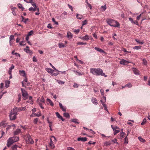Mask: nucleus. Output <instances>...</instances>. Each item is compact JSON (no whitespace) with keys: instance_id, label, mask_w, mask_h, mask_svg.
Instances as JSON below:
<instances>
[{"instance_id":"338daca9","label":"nucleus","mask_w":150,"mask_h":150,"mask_svg":"<svg viewBox=\"0 0 150 150\" xmlns=\"http://www.w3.org/2000/svg\"><path fill=\"white\" fill-rule=\"evenodd\" d=\"M33 60L34 62H37V60L35 56L33 57Z\"/></svg>"},{"instance_id":"79ce46f5","label":"nucleus","mask_w":150,"mask_h":150,"mask_svg":"<svg viewBox=\"0 0 150 150\" xmlns=\"http://www.w3.org/2000/svg\"><path fill=\"white\" fill-rule=\"evenodd\" d=\"M24 50L27 53H31L32 52L29 49H24Z\"/></svg>"},{"instance_id":"4c0bfd02","label":"nucleus","mask_w":150,"mask_h":150,"mask_svg":"<svg viewBox=\"0 0 150 150\" xmlns=\"http://www.w3.org/2000/svg\"><path fill=\"white\" fill-rule=\"evenodd\" d=\"M64 116L67 118H70V115L67 112L64 113L63 114Z\"/></svg>"},{"instance_id":"0eeeda50","label":"nucleus","mask_w":150,"mask_h":150,"mask_svg":"<svg viewBox=\"0 0 150 150\" xmlns=\"http://www.w3.org/2000/svg\"><path fill=\"white\" fill-rule=\"evenodd\" d=\"M113 130L114 132V135L116 134L120 131L119 128L117 126L114 127V128H113Z\"/></svg>"},{"instance_id":"774afa93","label":"nucleus","mask_w":150,"mask_h":150,"mask_svg":"<svg viewBox=\"0 0 150 150\" xmlns=\"http://www.w3.org/2000/svg\"><path fill=\"white\" fill-rule=\"evenodd\" d=\"M96 144L95 142H92L91 141H90L89 142H88V144Z\"/></svg>"},{"instance_id":"a878e982","label":"nucleus","mask_w":150,"mask_h":150,"mask_svg":"<svg viewBox=\"0 0 150 150\" xmlns=\"http://www.w3.org/2000/svg\"><path fill=\"white\" fill-rule=\"evenodd\" d=\"M104 101L102 102V105H103L104 108H105L106 107H107L106 104L105 103L106 101V99L105 97H104Z\"/></svg>"},{"instance_id":"6e6d98bb","label":"nucleus","mask_w":150,"mask_h":150,"mask_svg":"<svg viewBox=\"0 0 150 150\" xmlns=\"http://www.w3.org/2000/svg\"><path fill=\"white\" fill-rule=\"evenodd\" d=\"M79 31L80 30L79 29H78L77 30L75 29L74 30V33L76 34H78L79 32Z\"/></svg>"},{"instance_id":"a19ab883","label":"nucleus","mask_w":150,"mask_h":150,"mask_svg":"<svg viewBox=\"0 0 150 150\" xmlns=\"http://www.w3.org/2000/svg\"><path fill=\"white\" fill-rule=\"evenodd\" d=\"M104 144L106 146H109L111 144V142H105L104 143Z\"/></svg>"},{"instance_id":"5701e85b","label":"nucleus","mask_w":150,"mask_h":150,"mask_svg":"<svg viewBox=\"0 0 150 150\" xmlns=\"http://www.w3.org/2000/svg\"><path fill=\"white\" fill-rule=\"evenodd\" d=\"M37 103L38 104L42 109H44V107L42 105V103L39 101L38 99L37 100Z\"/></svg>"},{"instance_id":"58836bf2","label":"nucleus","mask_w":150,"mask_h":150,"mask_svg":"<svg viewBox=\"0 0 150 150\" xmlns=\"http://www.w3.org/2000/svg\"><path fill=\"white\" fill-rule=\"evenodd\" d=\"M10 83V81H5V87L6 88H7L9 86Z\"/></svg>"},{"instance_id":"09e8293b","label":"nucleus","mask_w":150,"mask_h":150,"mask_svg":"<svg viewBox=\"0 0 150 150\" xmlns=\"http://www.w3.org/2000/svg\"><path fill=\"white\" fill-rule=\"evenodd\" d=\"M40 102L45 103V99L43 96H42L41 98L40 99V101H39Z\"/></svg>"},{"instance_id":"f257e3e1","label":"nucleus","mask_w":150,"mask_h":150,"mask_svg":"<svg viewBox=\"0 0 150 150\" xmlns=\"http://www.w3.org/2000/svg\"><path fill=\"white\" fill-rule=\"evenodd\" d=\"M90 72L96 76H101L107 77L104 73L103 72V70L100 68H91L90 69Z\"/></svg>"},{"instance_id":"4468645a","label":"nucleus","mask_w":150,"mask_h":150,"mask_svg":"<svg viewBox=\"0 0 150 150\" xmlns=\"http://www.w3.org/2000/svg\"><path fill=\"white\" fill-rule=\"evenodd\" d=\"M66 37H67L69 39H71L73 37V35L72 33L69 31H68L67 33V35Z\"/></svg>"},{"instance_id":"423d86ee","label":"nucleus","mask_w":150,"mask_h":150,"mask_svg":"<svg viewBox=\"0 0 150 150\" xmlns=\"http://www.w3.org/2000/svg\"><path fill=\"white\" fill-rule=\"evenodd\" d=\"M17 114L16 112H14V111L11 110L9 115L10 120H15L16 118Z\"/></svg>"},{"instance_id":"bf43d9fd","label":"nucleus","mask_w":150,"mask_h":150,"mask_svg":"<svg viewBox=\"0 0 150 150\" xmlns=\"http://www.w3.org/2000/svg\"><path fill=\"white\" fill-rule=\"evenodd\" d=\"M14 36L13 35H11L9 37V40L11 41L12 40L14 39Z\"/></svg>"},{"instance_id":"2eb2a0df","label":"nucleus","mask_w":150,"mask_h":150,"mask_svg":"<svg viewBox=\"0 0 150 150\" xmlns=\"http://www.w3.org/2000/svg\"><path fill=\"white\" fill-rule=\"evenodd\" d=\"M16 9V8L15 7H12L11 8V10L12 11V13L15 16L17 15L16 12L15 10V9Z\"/></svg>"},{"instance_id":"c9c22d12","label":"nucleus","mask_w":150,"mask_h":150,"mask_svg":"<svg viewBox=\"0 0 150 150\" xmlns=\"http://www.w3.org/2000/svg\"><path fill=\"white\" fill-rule=\"evenodd\" d=\"M72 122L77 124H79V122H78V120L76 119H71Z\"/></svg>"},{"instance_id":"ea45409f","label":"nucleus","mask_w":150,"mask_h":150,"mask_svg":"<svg viewBox=\"0 0 150 150\" xmlns=\"http://www.w3.org/2000/svg\"><path fill=\"white\" fill-rule=\"evenodd\" d=\"M141 46H136L134 47L133 48V49L134 50H139L141 49Z\"/></svg>"},{"instance_id":"b1692460","label":"nucleus","mask_w":150,"mask_h":150,"mask_svg":"<svg viewBox=\"0 0 150 150\" xmlns=\"http://www.w3.org/2000/svg\"><path fill=\"white\" fill-rule=\"evenodd\" d=\"M46 70L48 73H50L51 74H52L53 71H54V70H53L52 69L49 68H47L46 69Z\"/></svg>"},{"instance_id":"1a4fd4ad","label":"nucleus","mask_w":150,"mask_h":150,"mask_svg":"<svg viewBox=\"0 0 150 150\" xmlns=\"http://www.w3.org/2000/svg\"><path fill=\"white\" fill-rule=\"evenodd\" d=\"M13 110L16 112V113L18 111H20L22 110L21 108H18L16 107H14L12 110Z\"/></svg>"},{"instance_id":"393cba45","label":"nucleus","mask_w":150,"mask_h":150,"mask_svg":"<svg viewBox=\"0 0 150 150\" xmlns=\"http://www.w3.org/2000/svg\"><path fill=\"white\" fill-rule=\"evenodd\" d=\"M106 9V4L104 5V6H102L100 7V10L103 11H105Z\"/></svg>"},{"instance_id":"f3484780","label":"nucleus","mask_w":150,"mask_h":150,"mask_svg":"<svg viewBox=\"0 0 150 150\" xmlns=\"http://www.w3.org/2000/svg\"><path fill=\"white\" fill-rule=\"evenodd\" d=\"M133 71L134 74L136 75H139V71L135 68H133Z\"/></svg>"},{"instance_id":"473e14b6","label":"nucleus","mask_w":150,"mask_h":150,"mask_svg":"<svg viewBox=\"0 0 150 150\" xmlns=\"http://www.w3.org/2000/svg\"><path fill=\"white\" fill-rule=\"evenodd\" d=\"M135 41L138 43V44L140 45H142L144 44V42L143 41H140L139 40L137 39H135Z\"/></svg>"},{"instance_id":"a211bd4d","label":"nucleus","mask_w":150,"mask_h":150,"mask_svg":"<svg viewBox=\"0 0 150 150\" xmlns=\"http://www.w3.org/2000/svg\"><path fill=\"white\" fill-rule=\"evenodd\" d=\"M91 101L92 103L96 105L98 104V102L96 99L93 97L91 99Z\"/></svg>"},{"instance_id":"603ef678","label":"nucleus","mask_w":150,"mask_h":150,"mask_svg":"<svg viewBox=\"0 0 150 150\" xmlns=\"http://www.w3.org/2000/svg\"><path fill=\"white\" fill-rule=\"evenodd\" d=\"M87 24V21L85 20L82 22V25L83 26Z\"/></svg>"},{"instance_id":"f704fd0d","label":"nucleus","mask_w":150,"mask_h":150,"mask_svg":"<svg viewBox=\"0 0 150 150\" xmlns=\"http://www.w3.org/2000/svg\"><path fill=\"white\" fill-rule=\"evenodd\" d=\"M76 18L78 19L81 20L82 18V16L78 13H77L76 15Z\"/></svg>"},{"instance_id":"2f4dec72","label":"nucleus","mask_w":150,"mask_h":150,"mask_svg":"<svg viewBox=\"0 0 150 150\" xmlns=\"http://www.w3.org/2000/svg\"><path fill=\"white\" fill-rule=\"evenodd\" d=\"M47 100L48 102L50 104V105L51 106H53L54 103L50 99L47 98Z\"/></svg>"},{"instance_id":"7c9ffc66","label":"nucleus","mask_w":150,"mask_h":150,"mask_svg":"<svg viewBox=\"0 0 150 150\" xmlns=\"http://www.w3.org/2000/svg\"><path fill=\"white\" fill-rule=\"evenodd\" d=\"M18 6L19 8L21 9L22 11L24 10V8L21 4L20 3L18 4Z\"/></svg>"},{"instance_id":"e433bc0d","label":"nucleus","mask_w":150,"mask_h":150,"mask_svg":"<svg viewBox=\"0 0 150 150\" xmlns=\"http://www.w3.org/2000/svg\"><path fill=\"white\" fill-rule=\"evenodd\" d=\"M36 10L37 8L35 7H34V8L31 7L30 8L28 9L29 11H36Z\"/></svg>"},{"instance_id":"13d9d810","label":"nucleus","mask_w":150,"mask_h":150,"mask_svg":"<svg viewBox=\"0 0 150 150\" xmlns=\"http://www.w3.org/2000/svg\"><path fill=\"white\" fill-rule=\"evenodd\" d=\"M146 118H144L142 122L141 123V125H143L145 124V123L146 122Z\"/></svg>"},{"instance_id":"864d4df0","label":"nucleus","mask_w":150,"mask_h":150,"mask_svg":"<svg viewBox=\"0 0 150 150\" xmlns=\"http://www.w3.org/2000/svg\"><path fill=\"white\" fill-rule=\"evenodd\" d=\"M24 1L28 3L31 4L33 2V0H24Z\"/></svg>"},{"instance_id":"680f3d73","label":"nucleus","mask_w":150,"mask_h":150,"mask_svg":"<svg viewBox=\"0 0 150 150\" xmlns=\"http://www.w3.org/2000/svg\"><path fill=\"white\" fill-rule=\"evenodd\" d=\"M89 132L93 134H95V132L93 131L92 129H90L89 130Z\"/></svg>"},{"instance_id":"4be33fe9","label":"nucleus","mask_w":150,"mask_h":150,"mask_svg":"<svg viewBox=\"0 0 150 150\" xmlns=\"http://www.w3.org/2000/svg\"><path fill=\"white\" fill-rule=\"evenodd\" d=\"M95 49L96 50H97V51L101 53H105L104 51H103V50L97 47H95Z\"/></svg>"},{"instance_id":"7ed1b4c3","label":"nucleus","mask_w":150,"mask_h":150,"mask_svg":"<svg viewBox=\"0 0 150 150\" xmlns=\"http://www.w3.org/2000/svg\"><path fill=\"white\" fill-rule=\"evenodd\" d=\"M19 140V137H13L8 139L7 140V145L8 147H10L11 145L15 142H17Z\"/></svg>"},{"instance_id":"3c124183","label":"nucleus","mask_w":150,"mask_h":150,"mask_svg":"<svg viewBox=\"0 0 150 150\" xmlns=\"http://www.w3.org/2000/svg\"><path fill=\"white\" fill-rule=\"evenodd\" d=\"M38 121V119L37 118H35L33 121V123L35 124H36Z\"/></svg>"},{"instance_id":"6ab92c4d","label":"nucleus","mask_w":150,"mask_h":150,"mask_svg":"<svg viewBox=\"0 0 150 150\" xmlns=\"http://www.w3.org/2000/svg\"><path fill=\"white\" fill-rule=\"evenodd\" d=\"M77 140L78 141H82L83 142H85L87 141V138L86 137H79L78 138Z\"/></svg>"},{"instance_id":"69168bd1","label":"nucleus","mask_w":150,"mask_h":150,"mask_svg":"<svg viewBox=\"0 0 150 150\" xmlns=\"http://www.w3.org/2000/svg\"><path fill=\"white\" fill-rule=\"evenodd\" d=\"M14 66L13 64H12L11 65L9 69L12 70V69H14Z\"/></svg>"},{"instance_id":"20e7f679","label":"nucleus","mask_w":150,"mask_h":150,"mask_svg":"<svg viewBox=\"0 0 150 150\" xmlns=\"http://www.w3.org/2000/svg\"><path fill=\"white\" fill-rule=\"evenodd\" d=\"M23 138L27 144H33L34 141L29 134H27L23 136Z\"/></svg>"},{"instance_id":"39448f33","label":"nucleus","mask_w":150,"mask_h":150,"mask_svg":"<svg viewBox=\"0 0 150 150\" xmlns=\"http://www.w3.org/2000/svg\"><path fill=\"white\" fill-rule=\"evenodd\" d=\"M21 90L23 99L24 100H26L28 98V94L27 91L24 89L21 88Z\"/></svg>"},{"instance_id":"49530a36","label":"nucleus","mask_w":150,"mask_h":150,"mask_svg":"<svg viewBox=\"0 0 150 150\" xmlns=\"http://www.w3.org/2000/svg\"><path fill=\"white\" fill-rule=\"evenodd\" d=\"M125 87H127L128 88H131L132 86L131 83H129L125 85Z\"/></svg>"},{"instance_id":"6e6552de","label":"nucleus","mask_w":150,"mask_h":150,"mask_svg":"<svg viewBox=\"0 0 150 150\" xmlns=\"http://www.w3.org/2000/svg\"><path fill=\"white\" fill-rule=\"evenodd\" d=\"M130 62L126 61L125 59H122L121 60L120 62V63L121 64L126 65L128 64L129 63H131Z\"/></svg>"},{"instance_id":"cd10ccee","label":"nucleus","mask_w":150,"mask_h":150,"mask_svg":"<svg viewBox=\"0 0 150 150\" xmlns=\"http://www.w3.org/2000/svg\"><path fill=\"white\" fill-rule=\"evenodd\" d=\"M58 46L59 48H64L66 46L61 42H59L58 43Z\"/></svg>"},{"instance_id":"c03bdc74","label":"nucleus","mask_w":150,"mask_h":150,"mask_svg":"<svg viewBox=\"0 0 150 150\" xmlns=\"http://www.w3.org/2000/svg\"><path fill=\"white\" fill-rule=\"evenodd\" d=\"M87 43L86 42H79L77 43V44L79 45H86Z\"/></svg>"},{"instance_id":"ddd939ff","label":"nucleus","mask_w":150,"mask_h":150,"mask_svg":"<svg viewBox=\"0 0 150 150\" xmlns=\"http://www.w3.org/2000/svg\"><path fill=\"white\" fill-rule=\"evenodd\" d=\"M21 132V129H17L16 130L13 131V134L14 135H17L20 133Z\"/></svg>"},{"instance_id":"412c9836","label":"nucleus","mask_w":150,"mask_h":150,"mask_svg":"<svg viewBox=\"0 0 150 150\" xmlns=\"http://www.w3.org/2000/svg\"><path fill=\"white\" fill-rule=\"evenodd\" d=\"M72 71L77 76H81L84 74L82 72H78V71L76 70H73Z\"/></svg>"},{"instance_id":"9b49d317","label":"nucleus","mask_w":150,"mask_h":150,"mask_svg":"<svg viewBox=\"0 0 150 150\" xmlns=\"http://www.w3.org/2000/svg\"><path fill=\"white\" fill-rule=\"evenodd\" d=\"M79 38L84 40H88L89 39V37L88 35H86L82 37H79Z\"/></svg>"},{"instance_id":"052dcab7","label":"nucleus","mask_w":150,"mask_h":150,"mask_svg":"<svg viewBox=\"0 0 150 150\" xmlns=\"http://www.w3.org/2000/svg\"><path fill=\"white\" fill-rule=\"evenodd\" d=\"M52 20L53 22L55 23V24H56L57 25H58V23L57 22L55 21V20L54 18H52Z\"/></svg>"},{"instance_id":"de8ad7c7","label":"nucleus","mask_w":150,"mask_h":150,"mask_svg":"<svg viewBox=\"0 0 150 150\" xmlns=\"http://www.w3.org/2000/svg\"><path fill=\"white\" fill-rule=\"evenodd\" d=\"M124 139H125V142H124V144H126V145L127 144H128V138H127V136H126L125 137Z\"/></svg>"},{"instance_id":"f03ea898","label":"nucleus","mask_w":150,"mask_h":150,"mask_svg":"<svg viewBox=\"0 0 150 150\" xmlns=\"http://www.w3.org/2000/svg\"><path fill=\"white\" fill-rule=\"evenodd\" d=\"M107 23L111 27H119L120 23L117 21L111 19H108L107 20Z\"/></svg>"},{"instance_id":"0e129e2a","label":"nucleus","mask_w":150,"mask_h":150,"mask_svg":"<svg viewBox=\"0 0 150 150\" xmlns=\"http://www.w3.org/2000/svg\"><path fill=\"white\" fill-rule=\"evenodd\" d=\"M100 92L102 96H103L104 95V91L103 89H101Z\"/></svg>"},{"instance_id":"9d476101","label":"nucleus","mask_w":150,"mask_h":150,"mask_svg":"<svg viewBox=\"0 0 150 150\" xmlns=\"http://www.w3.org/2000/svg\"><path fill=\"white\" fill-rule=\"evenodd\" d=\"M19 73L21 76L24 77H26V73L24 70H19Z\"/></svg>"},{"instance_id":"c85d7f7f","label":"nucleus","mask_w":150,"mask_h":150,"mask_svg":"<svg viewBox=\"0 0 150 150\" xmlns=\"http://www.w3.org/2000/svg\"><path fill=\"white\" fill-rule=\"evenodd\" d=\"M29 99L30 100V101H27V103H30L31 104H33V101L32 100V97L31 96H30L29 97Z\"/></svg>"},{"instance_id":"f8f14e48","label":"nucleus","mask_w":150,"mask_h":150,"mask_svg":"<svg viewBox=\"0 0 150 150\" xmlns=\"http://www.w3.org/2000/svg\"><path fill=\"white\" fill-rule=\"evenodd\" d=\"M59 107H60V108L62 109V110L63 111L66 112V107L65 106H63L62 105V104L60 102L59 103Z\"/></svg>"},{"instance_id":"a18cd8bd","label":"nucleus","mask_w":150,"mask_h":150,"mask_svg":"<svg viewBox=\"0 0 150 150\" xmlns=\"http://www.w3.org/2000/svg\"><path fill=\"white\" fill-rule=\"evenodd\" d=\"M139 140L141 142H145V140L143 139L141 137H138Z\"/></svg>"},{"instance_id":"8fccbe9b","label":"nucleus","mask_w":150,"mask_h":150,"mask_svg":"<svg viewBox=\"0 0 150 150\" xmlns=\"http://www.w3.org/2000/svg\"><path fill=\"white\" fill-rule=\"evenodd\" d=\"M49 64L54 69V70L57 72H59V71H58L57 69H56L53 66L52 64L50 63H49Z\"/></svg>"},{"instance_id":"aec40b11","label":"nucleus","mask_w":150,"mask_h":150,"mask_svg":"<svg viewBox=\"0 0 150 150\" xmlns=\"http://www.w3.org/2000/svg\"><path fill=\"white\" fill-rule=\"evenodd\" d=\"M56 114L58 118L61 119L63 121H64V119L58 112H56Z\"/></svg>"},{"instance_id":"dca6fc26","label":"nucleus","mask_w":150,"mask_h":150,"mask_svg":"<svg viewBox=\"0 0 150 150\" xmlns=\"http://www.w3.org/2000/svg\"><path fill=\"white\" fill-rule=\"evenodd\" d=\"M21 17L22 18V20L21 21V22H23L25 23L26 24L27 23V21L29 20L28 18H25L24 17L22 16H21Z\"/></svg>"},{"instance_id":"37998d69","label":"nucleus","mask_w":150,"mask_h":150,"mask_svg":"<svg viewBox=\"0 0 150 150\" xmlns=\"http://www.w3.org/2000/svg\"><path fill=\"white\" fill-rule=\"evenodd\" d=\"M56 73H54V71H53L52 74H51V75L52 76H57L59 74V72L56 71Z\"/></svg>"},{"instance_id":"5fc2aeb1","label":"nucleus","mask_w":150,"mask_h":150,"mask_svg":"<svg viewBox=\"0 0 150 150\" xmlns=\"http://www.w3.org/2000/svg\"><path fill=\"white\" fill-rule=\"evenodd\" d=\"M33 33V30H32L30 31L28 33L27 35L28 36H30L32 35Z\"/></svg>"},{"instance_id":"e2e57ef3","label":"nucleus","mask_w":150,"mask_h":150,"mask_svg":"<svg viewBox=\"0 0 150 150\" xmlns=\"http://www.w3.org/2000/svg\"><path fill=\"white\" fill-rule=\"evenodd\" d=\"M125 133L123 132H122L120 133V136L122 137L123 138L124 137V135L125 134Z\"/></svg>"},{"instance_id":"c756f323","label":"nucleus","mask_w":150,"mask_h":150,"mask_svg":"<svg viewBox=\"0 0 150 150\" xmlns=\"http://www.w3.org/2000/svg\"><path fill=\"white\" fill-rule=\"evenodd\" d=\"M41 112H39L37 113H35L33 114V117H40L41 115Z\"/></svg>"},{"instance_id":"bb28decb","label":"nucleus","mask_w":150,"mask_h":150,"mask_svg":"<svg viewBox=\"0 0 150 150\" xmlns=\"http://www.w3.org/2000/svg\"><path fill=\"white\" fill-rule=\"evenodd\" d=\"M50 143L49 144L50 146L52 148H54V145L53 144L52 139L51 138L50 139Z\"/></svg>"},{"instance_id":"72a5a7b5","label":"nucleus","mask_w":150,"mask_h":150,"mask_svg":"<svg viewBox=\"0 0 150 150\" xmlns=\"http://www.w3.org/2000/svg\"><path fill=\"white\" fill-rule=\"evenodd\" d=\"M57 82L60 84H63L64 83V82L61 81L59 80L55 79Z\"/></svg>"},{"instance_id":"4d7b16f0","label":"nucleus","mask_w":150,"mask_h":150,"mask_svg":"<svg viewBox=\"0 0 150 150\" xmlns=\"http://www.w3.org/2000/svg\"><path fill=\"white\" fill-rule=\"evenodd\" d=\"M143 64L144 65H146L147 64V62L145 59H143Z\"/></svg>"}]
</instances>
